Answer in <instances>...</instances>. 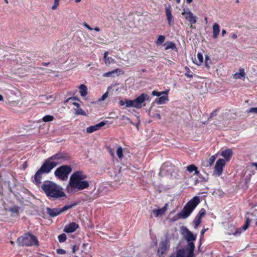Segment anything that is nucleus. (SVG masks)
<instances>
[{
	"label": "nucleus",
	"mask_w": 257,
	"mask_h": 257,
	"mask_svg": "<svg viewBox=\"0 0 257 257\" xmlns=\"http://www.w3.org/2000/svg\"><path fill=\"white\" fill-rule=\"evenodd\" d=\"M188 245L189 249L186 250L187 254L193 255L195 248L194 244L192 242H189Z\"/></svg>",
	"instance_id": "obj_29"
},
{
	"label": "nucleus",
	"mask_w": 257,
	"mask_h": 257,
	"mask_svg": "<svg viewBox=\"0 0 257 257\" xmlns=\"http://www.w3.org/2000/svg\"><path fill=\"white\" fill-rule=\"evenodd\" d=\"M94 30L97 32H99L100 31V29L98 27H95Z\"/></svg>",
	"instance_id": "obj_56"
},
{
	"label": "nucleus",
	"mask_w": 257,
	"mask_h": 257,
	"mask_svg": "<svg viewBox=\"0 0 257 257\" xmlns=\"http://www.w3.org/2000/svg\"><path fill=\"white\" fill-rule=\"evenodd\" d=\"M232 154V152L231 150L226 149L222 152L221 156L226 159V161H228L230 159Z\"/></svg>",
	"instance_id": "obj_22"
},
{
	"label": "nucleus",
	"mask_w": 257,
	"mask_h": 257,
	"mask_svg": "<svg viewBox=\"0 0 257 257\" xmlns=\"http://www.w3.org/2000/svg\"><path fill=\"white\" fill-rule=\"evenodd\" d=\"M72 169L70 166L63 165L58 167L55 171V175L62 180H66Z\"/></svg>",
	"instance_id": "obj_6"
},
{
	"label": "nucleus",
	"mask_w": 257,
	"mask_h": 257,
	"mask_svg": "<svg viewBox=\"0 0 257 257\" xmlns=\"http://www.w3.org/2000/svg\"><path fill=\"white\" fill-rule=\"evenodd\" d=\"M237 35L236 34H233L232 35V38H233V39H236L237 38Z\"/></svg>",
	"instance_id": "obj_54"
},
{
	"label": "nucleus",
	"mask_w": 257,
	"mask_h": 257,
	"mask_svg": "<svg viewBox=\"0 0 257 257\" xmlns=\"http://www.w3.org/2000/svg\"><path fill=\"white\" fill-rule=\"evenodd\" d=\"M77 204L74 203L73 204L65 205L61 208H47V213L51 217L56 216L62 212L66 211V210L72 208L73 207L75 206Z\"/></svg>",
	"instance_id": "obj_7"
},
{
	"label": "nucleus",
	"mask_w": 257,
	"mask_h": 257,
	"mask_svg": "<svg viewBox=\"0 0 257 257\" xmlns=\"http://www.w3.org/2000/svg\"><path fill=\"white\" fill-rule=\"evenodd\" d=\"M216 157L217 155L211 156L208 159V160L207 161V162L204 163L203 165L205 167H211L214 163Z\"/></svg>",
	"instance_id": "obj_24"
},
{
	"label": "nucleus",
	"mask_w": 257,
	"mask_h": 257,
	"mask_svg": "<svg viewBox=\"0 0 257 257\" xmlns=\"http://www.w3.org/2000/svg\"><path fill=\"white\" fill-rule=\"evenodd\" d=\"M193 0H186V2L188 4H190L191 3H192Z\"/></svg>",
	"instance_id": "obj_57"
},
{
	"label": "nucleus",
	"mask_w": 257,
	"mask_h": 257,
	"mask_svg": "<svg viewBox=\"0 0 257 257\" xmlns=\"http://www.w3.org/2000/svg\"><path fill=\"white\" fill-rule=\"evenodd\" d=\"M126 119H127V120H128V121H130V122H131L132 124H134V123L132 121H131V120H130L128 118H127Z\"/></svg>",
	"instance_id": "obj_64"
},
{
	"label": "nucleus",
	"mask_w": 257,
	"mask_h": 257,
	"mask_svg": "<svg viewBox=\"0 0 257 257\" xmlns=\"http://www.w3.org/2000/svg\"><path fill=\"white\" fill-rule=\"evenodd\" d=\"M168 90L164 91V93H163L162 95L156 99V102L158 104H162L165 103L166 101H168Z\"/></svg>",
	"instance_id": "obj_14"
},
{
	"label": "nucleus",
	"mask_w": 257,
	"mask_h": 257,
	"mask_svg": "<svg viewBox=\"0 0 257 257\" xmlns=\"http://www.w3.org/2000/svg\"><path fill=\"white\" fill-rule=\"evenodd\" d=\"M106 122L101 121L94 125H91L87 127L86 132L87 133H92L94 132L99 130L101 127L105 125Z\"/></svg>",
	"instance_id": "obj_13"
},
{
	"label": "nucleus",
	"mask_w": 257,
	"mask_h": 257,
	"mask_svg": "<svg viewBox=\"0 0 257 257\" xmlns=\"http://www.w3.org/2000/svg\"><path fill=\"white\" fill-rule=\"evenodd\" d=\"M185 238L188 242H192V241L196 239V237L189 230H187L186 232Z\"/></svg>",
	"instance_id": "obj_27"
},
{
	"label": "nucleus",
	"mask_w": 257,
	"mask_h": 257,
	"mask_svg": "<svg viewBox=\"0 0 257 257\" xmlns=\"http://www.w3.org/2000/svg\"><path fill=\"white\" fill-rule=\"evenodd\" d=\"M75 247V246H74L73 247V250H72V252L73 253H75V252L76 251Z\"/></svg>",
	"instance_id": "obj_58"
},
{
	"label": "nucleus",
	"mask_w": 257,
	"mask_h": 257,
	"mask_svg": "<svg viewBox=\"0 0 257 257\" xmlns=\"http://www.w3.org/2000/svg\"><path fill=\"white\" fill-rule=\"evenodd\" d=\"M58 239L59 242H63L66 239V236L65 234H62L58 236Z\"/></svg>",
	"instance_id": "obj_40"
},
{
	"label": "nucleus",
	"mask_w": 257,
	"mask_h": 257,
	"mask_svg": "<svg viewBox=\"0 0 257 257\" xmlns=\"http://www.w3.org/2000/svg\"><path fill=\"white\" fill-rule=\"evenodd\" d=\"M252 165L256 167L257 168V163H254L252 164Z\"/></svg>",
	"instance_id": "obj_62"
},
{
	"label": "nucleus",
	"mask_w": 257,
	"mask_h": 257,
	"mask_svg": "<svg viewBox=\"0 0 257 257\" xmlns=\"http://www.w3.org/2000/svg\"><path fill=\"white\" fill-rule=\"evenodd\" d=\"M57 252L60 254H64L66 253V251L63 249H58L57 250Z\"/></svg>",
	"instance_id": "obj_48"
},
{
	"label": "nucleus",
	"mask_w": 257,
	"mask_h": 257,
	"mask_svg": "<svg viewBox=\"0 0 257 257\" xmlns=\"http://www.w3.org/2000/svg\"><path fill=\"white\" fill-rule=\"evenodd\" d=\"M201 218H200V217H198L196 216L195 220H194V224H195V228H197L198 226V225L201 223Z\"/></svg>",
	"instance_id": "obj_39"
},
{
	"label": "nucleus",
	"mask_w": 257,
	"mask_h": 257,
	"mask_svg": "<svg viewBox=\"0 0 257 257\" xmlns=\"http://www.w3.org/2000/svg\"><path fill=\"white\" fill-rule=\"evenodd\" d=\"M186 170L189 172H195V174L196 175H199V172L197 170V168L193 164L190 165L186 167Z\"/></svg>",
	"instance_id": "obj_26"
},
{
	"label": "nucleus",
	"mask_w": 257,
	"mask_h": 257,
	"mask_svg": "<svg viewBox=\"0 0 257 257\" xmlns=\"http://www.w3.org/2000/svg\"><path fill=\"white\" fill-rule=\"evenodd\" d=\"M66 160V157L64 153H58L49 158L44 163L51 171L57 165Z\"/></svg>",
	"instance_id": "obj_4"
},
{
	"label": "nucleus",
	"mask_w": 257,
	"mask_h": 257,
	"mask_svg": "<svg viewBox=\"0 0 257 257\" xmlns=\"http://www.w3.org/2000/svg\"><path fill=\"white\" fill-rule=\"evenodd\" d=\"M166 50L169 49H174L176 48L175 44L172 42H168L164 44Z\"/></svg>",
	"instance_id": "obj_32"
},
{
	"label": "nucleus",
	"mask_w": 257,
	"mask_h": 257,
	"mask_svg": "<svg viewBox=\"0 0 257 257\" xmlns=\"http://www.w3.org/2000/svg\"><path fill=\"white\" fill-rule=\"evenodd\" d=\"M125 103L124 102H123V100H120V101H119V104H120V105H121V106H122V105H124V104H125Z\"/></svg>",
	"instance_id": "obj_52"
},
{
	"label": "nucleus",
	"mask_w": 257,
	"mask_h": 257,
	"mask_svg": "<svg viewBox=\"0 0 257 257\" xmlns=\"http://www.w3.org/2000/svg\"><path fill=\"white\" fill-rule=\"evenodd\" d=\"M182 15L185 17V19L191 24H194L196 23L197 17L196 16H194L190 10H184L182 13Z\"/></svg>",
	"instance_id": "obj_10"
},
{
	"label": "nucleus",
	"mask_w": 257,
	"mask_h": 257,
	"mask_svg": "<svg viewBox=\"0 0 257 257\" xmlns=\"http://www.w3.org/2000/svg\"><path fill=\"white\" fill-rule=\"evenodd\" d=\"M120 72V70L118 68L114 70L106 72L103 74V76L104 77H109L113 76L114 75H117V73Z\"/></svg>",
	"instance_id": "obj_25"
},
{
	"label": "nucleus",
	"mask_w": 257,
	"mask_h": 257,
	"mask_svg": "<svg viewBox=\"0 0 257 257\" xmlns=\"http://www.w3.org/2000/svg\"><path fill=\"white\" fill-rule=\"evenodd\" d=\"M41 189L49 197L58 198L65 196L62 187L51 181H45Z\"/></svg>",
	"instance_id": "obj_2"
},
{
	"label": "nucleus",
	"mask_w": 257,
	"mask_h": 257,
	"mask_svg": "<svg viewBox=\"0 0 257 257\" xmlns=\"http://www.w3.org/2000/svg\"><path fill=\"white\" fill-rule=\"evenodd\" d=\"M197 56L198 61H196V64L197 65H200L203 61V55L201 53H199L197 54Z\"/></svg>",
	"instance_id": "obj_37"
},
{
	"label": "nucleus",
	"mask_w": 257,
	"mask_h": 257,
	"mask_svg": "<svg viewBox=\"0 0 257 257\" xmlns=\"http://www.w3.org/2000/svg\"><path fill=\"white\" fill-rule=\"evenodd\" d=\"M149 99V96L148 94L145 93L142 94L134 100L135 107L137 108H140L143 105L145 106V101L146 100H148Z\"/></svg>",
	"instance_id": "obj_9"
},
{
	"label": "nucleus",
	"mask_w": 257,
	"mask_h": 257,
	"mask_svg": "<svg viewBox=\"0 0 257 257\" xmlns=\"http://www.w3.org/2000/svg\"><path fill=\"white\" fill-rule=\"evenodd\" d=\"M59 1L60 0H54V5L52 7L53 10H55L57 8L59 4Z\"/></svg>",
	"instance_id": "obj_47"
},
{
	"label": "nucleus",
	"mask_w": 257,
	"mask_h": 257,
	"mask_svg": "<svg viewBox=\"0 0 257 257\" xmlns=\"http://www.w3.org/2000/svg\"><path fill=\"white\" fill-rule=\"evenodd\" d=\"M225 164V161L223 159H218L215 165L214 174L220 176L223 170V168Z\"/></svg>",
	"instance_id": "obj_11"
},
{
	"label": "nucleus",
	"mask_w": 257,
	"mask_h": 257,
	"mask_svg": "<svg viewBox=\"0 0 257 257\" xmlns=\"http://www.w3.org/2000/svg\"><path fill=\"white\" fill-rule=\"evenodd\" d=\"M125 103L126 107H135L134 100H126Z\"/></svg>",
	"instance_id": "obj_35"
},
{
	"label": "nucleus",
	"mask_w": 257,
	"mask_h": 257,
	"mask_svg": "<svg viewBox=\"0 0 257 257\" xmlns=\"http://www.w3.org/2000/svg\"><path fill=\"white\" fill-rule=\"evenodd\" d=\"M165 37L164 36L160 35L158 38L156 43L157 44H162L165 41Z\"/></svg>",
	"instance_id": "obj_38"
},
{
	"label": "nucleus",
	"mask_w": 257,
	"mask_h": 257,
	"mask_svg": "<svg viewBox=\"0 0 257 257\" xmlns=\"http://www.w3.org/2000/svg\"><path fill=\"white\" fill-rule=\"evenodd\" d=\"M168 206V203H166L165 206L161 208L158 209H154L153 210V213L154 215V216L156 217H158L159 216H162L163 215L165 212L167 211V208Z\"/></svg>",
	"instance_id": "obj_16"
},
{
	"label": "nucleus",
	"mask_w": 257,
	"mask_h": 257,
	"mask_svg": "<svg viewBox=\"0 0 257 257\" xmlns=\"http://www.w3.org/2000/svg\"><path fill=\"white\" fill-rule=\"evenodd\" d=\"M86 175L82 171H76L70 177L69 183L66 187L67 192L70 194H74L78 190L87 188L89 184L85 180Z\"/></svg>",
	"instance_id": "obj_1"
},
{
	"label": "nucleus",
	"mask_w": 257,
	"mask_h": 257,
	"mask_svg": "<svg viewBox=\"0 0 257 257\" xmlns=\"http://www.w3.org/2000/svg\"><path fill=\"white\" fill-rule=\"evenodd\" d=\"M40 97L41 98L40 100L42 101V103H43L49 104L54 100V99H52L53 97L52 95H41Z\"/></svg>",
	"instance_id": "obj_20"
},
{
	"label": "nucleus",
	"mask_w": 257,
	"mask_h": 257,
	"mask_svg": "<svg viewBox=\"0 0 257 257\" xmlns=\"http://www.w3.org/2000/svg\"><path fill=\"white\" fill-rule=\"evenodd\" d=\"M226 33V31L225 30H222L221 32V34L222 36H223Z\"/></svg>",
	"instance_id": "obj_53"
},
{
	"label": "nucleus",
	"mask_w": 257,
	"mask_h": 257,
	"mask_svg": "<svg viewBox=\"0 0 257 257\" xmlns=\"http://www.w3.org/2000/svg\"><path fill=\"white\" fill-rule=\"evenodd\" d=\"M108 52H105L103 56L105 64L107 66L109 65L111 63H115L114 59L111 57H108Z\"/></svg>",
	"instance_id": "obj_21"
},
{
	"label": "nucleus",
	"mask_w": 257,
	"mask_h": 257,
	"mask_svg": "<svg viewBox=\"0 0 257 257\" xmlns=\"http://www.w3.org/2000/svg\"><path fill=\"white\" fill-rule=\"evenodd\" d=\"M167 61L168 62V64L169 65H171V64L173 63V62L171 61H170V60H167Z\"/></svg>",
	"instance_id": "obj_59"
},
{
	"label": "nucleus",
	"mask_w": 257,
	"mask_h": 257,
	"mask_svg": "<svg viewBox=\"0 0 257 257\" xmlns=\"http://www.w3.org/2000/svg\"><path fill=\"white\" fill-rule=\"evenodd\" d=\"M10 210L14 213H17L18 212V208H10Z\"/></svg>",
	"instance_id": "obj_49"
},
{
	"label": "nucleus",
	"mask_w": 257,
	"mask_h": 257,
	"mask_svg": "<svg viewBox=\"0 0 257 257\" xmlns=\"http://www.w3.org/2000/svg\"><path fill=\"white\" fill-rule=\"evenodd\" d=\"M79 225L75 222H72L66 225L64 231L67 233H71L75 231L78 227Z\"/></svg>",
	"instance_id": "obj_15"
},
{
	"label": "nucleus",
	"mask_w": 257,
	"mask_h": 257,
	"mask_svg": "<svg viewBox=\"0 0 257 257\" xmlns=\"http://www.w3.org/2000/svg\"><path fill=\"white\" fill-rule=\"evenodd\" d=\"M17 243L20 246H32L38 245L39 242L37 237L30 233H26L19 237L17 240Z\"/></svg>",
	"instance_id": "obj_5"
},
{
	"label": "nucleus",
	"mask_w": 257,
	"mask_h": 257,
	"mask_svg": "<svg viewBox=\"0 0 257 257\" xmlns=\"http://www.w3.org/2000/svg\"><path fill=\"white\" fill-rule=\"evenodd\" d=\"M108 92L107 91L101 96V97L99 99V100L103 101L105 100L108 97Z\"/></svg>",
	"instance_id": "obj_46"
},
{
	"label": "nucleus",
	"mask_w": 257,
	"mask_h": 257,
	"mask_svg": "<svg viewBox=\"0 0 257 257\" xmlns=\"http://www.w3.org/2000/svg\"><path fill=\"white\" fill-rule=\"evenodd\" d=\"M198 197H194L190 200L184 207L182 211L178 214L179 218H185L187 217L199 203Z\"/></svg>",
	"instance_id": "obj_3"
},
{
	"label": "nucleus",
	"mask_w": 257,
	"mask_h": 257,
	"mask_svg": "<svg viewBox=\"0 0 257 257\" xmlns=\"http://www.w3.org/2000/svg\"><path fill=\"white\" fill-rule=\"evenodd\" d=\"M193 255L187 254V257H193Z\"/></svg>",
	"instance_id": "obj_63"
},
{
	"label": "nucleus",
	"mask_w": 257,
	"mask_h": 257,
	"mask_svg": "<svg viewBox=\"0 0 257 257\" xmlns=\"http://www.w3.org/2000/svg\"><path fill=\"white\" fill-rule=\"evenodd\" d=\"M75 114H77V115H85L86 114L85 111L81 108L76 110Z\"/></svg>",
	"instance_id": "obj_42"
},
{
	"label": "nucleus",
	"mask_w": 257,
	"mask_h": 257,
	"mask_svg": "<svg viewBox=\"0 0 257 257\" xmlns=\"http://www.w3.org/2000/svg\"><path fill=\"white\" fill-rule=\"evenodd\" d=\"M187 253L186 249H179L176 254V257H187Z\"/></svg>",
	"instance_id": "obj_30"
},
{
	"label": "nucleus",
	"mask_w": 257,
	"mask_h": 257,
	"mask_svg": "<svg viewBox=\"0 0 257 257\" xmlns=\"http://www.w3.org/2000/svg\"><path fill=\"white\" fill-rule=\"evenodd\" d=\"M73 105H75L77 107L79 108L80 107V105L77 102H73Z\"/></svg>",
	"instance_id": "obj_51"
},
{
	"label": "nucleus",
	"mask_w": 257,
	"mask_h": 257,
	"mask_svg": "<svg viewBox=\"0 0 257 257\" xmlns=\"http://www.w3.org/2000/svg\"><path fill=\"white\" fill-rule=\"evenodd\" d=\"M163 93H164V91L159 92V91H157L156 90H154L152 92V94L154 96H157L160 97L161 95H162Z\"/></svg>",
	"instance_id": "obj_43"
},
{
	"label": "nucleus",
	"mask_w": 257,
	"mask_h": 257,
	"mask_svg": "<svg viewBox=\"0 0 257 257\" xmlns=\"http://www.w3.org/2000/svg\"><path fill=\"white\" fill-rule=\"evenodd\" d=\"M50 171H51L50 169L47 167V166L43 164L41 167L35 174L34 176V179L33 180V182L37 185L39 186L41 184V180L42 179V174L43 173H48Z\"/></svg>",
	"instance_id": "obj_8"
},
{
	"label": "nucleus",
	"mask_w": 257,
	"mask_h": 257,
	"mask_svg": "<svg viewBox=\"0 0 257 257\" xmlns=\"http://www.w3.org/2000/svg\"><path fill=\"white\" fill-rule=\"evenodd\" d=\"M245 77V73L243 68H240L238 70V72L235 73L233 75V78L235 79H238L243 78Z\"/></svg>",
	"instance_id": "obj_18"
},
{
	"label": "nucleus",
	"mask_w": 257,
	"mask_h": 257,
	"mask_svg": "<svg viewBox=\"0 0 257 257\" xmlns=\"http://www.w3.org/2000/svg\"><path fill=\"white\" fill-rule=\"evenodd\" d=\"M213 37L214 39L217 38L219 32H220V27L219 26L215 23L213 25Z\"/></svg>",
	"instance_id": "obj_23"
},
{
	"label": "nucleus",
	"mask_w": 257,
	"mask_h": 257,
	"mask_svg": "<svg viewBox=\"0 0 257 257\" xmlns=\"http://www.w3.org/2000/svg\"><path fill=\"white\" fill-rule=\"evenodd\" d=\"M206 231V229H202L201 231V235H203L205 232Z\"/></svg>",
	"instance_id": "obj_55"
},
{
	"label": "nucleus",
	"mask_w": 257,
	"mask_h": 257,
	"mask_svg": "<svg viewBox=\"0 0 257 257\" xmlns=\"http://www.w3.org/2000/svg\"><path fill=\"white\" fill-rule=\"evenodd\" d=\"M84 26H85V28H86L87 29H88V30H92L93 29L91 28L88 24H87L86 23H84Z\"/></svg>",
	"instance_id": "obj_50"
},
{
	"label": "nucleus",
	"mask_w": 257,
	"mask_h": 257,
	"mask_svg": "<svg viewBox=\"0 0 257 257\" xmlns=\"http://www.w3.org/2000/svg\"><path fill=\"white\" fill-rule=\"evenodd\" d=\"M157 116L158 119H161V115L160 114H157Z\"/></svg>",
	"instance_id": "obj_60"
},
{
	"label": "nucleus",
	"mask_w": 257,
	"mask_h": 257,
	"mask_svg": "<svg viewBox=\"0 0 257 257\" xmlns=\"http://www.w3.org/2000/svg\"><path fill=\"white\" fill-rule=\"evenodd\" d=\"M170 246L169 241L167 240L162 241L158 249V254L159 256H163L168 249Z\"/></svg>",
	"instance_id": "obj_12"
},
{
	"label": "nucleus",
	"mask_w": 257,
	"mask_h": 257,
	"mask_svg": "<svg viewBox=\"0 0 257 257\" xmlns=\"http://www.w3.org/2000/svg\"><path fill=\"white\" fill-rule=\"evenodd\" d=\"M120 173H121V170H120V168H119L118 169L117 173L115 174L113 176V179L115 181L120 182L121 181L122 175Z\"/></svg>",
	"instance_id": "obj_31"
},
{
	"label": "nucleus",
	"mask_w": 257,
	"mask_h": 257,
	"mask_svg": "<svg viewBox=\"0 0 257 257\" xmlns=\"http://www.w3.org/2000/svg\"><path fill=\"white\" fill-rule=\"evenodd\" d=\"M3 100V97L2 95L0 94V101H2Z\"/></svg>",
	"instance_id": "obj_61"
},
{
	"label": "nucleus",
	"mask_w": 257,
	"mask_h": 257,
	"mask_svg": "<svg viewBox=\"0 0 257 257\" xmlns=\"http://www.w3.org/2000/svg\"><path fill=\"white\" fill-rule=\"evenodd\" d=\"M165 13L167 17V19L168 22V24L171 26L173 24V16L171 13V11L169 8H166Z\"/></svg>",
	"instance_id": "obj_19"
},
{
	"label": "nucleus",
	"mask_w": 257,
	"mask_h": 257,
	"mask_svg": "<svg viewBox=\"0 0 257 257\" xmlns=\"http://www.w3.org/2000/svg\"><path fill=\"white\" fill-rule=\"evenodd\" d=\"M185 69L188 70V72L185 74V76L188 78H192L193 77V73L189 70L187 67H186Z\"/></svg>",
	"instance_id": "obj_41"
},
{
	"label": "nucleus",
	"mask_w": 257,
	"mask_h": 257,
	"mask_svg": "<svg viewBox=\"0 0 257 257\" xmlns=\"http://www.w3.org/2000/svg\"><path fill=\"white\" fill-rule=\"evenodd\" d=\"M247 111V112L257 113V107H251Z\"/></svg>",
	"instance_id": "obj_45"
},
{
	"label": "nucleus",
	"mask_w": 257,
	"mask_h": 257,
	"mask_svg": "<svg viewBox=\"0 0 257 257\" xmlns=\"http://www.w3.org/2000/svg\"><path fill=\"white\" fill-rule=\"evenodd\" d=\"M116 154L117 155V157L119 159H121L123 157V150L122 148L121 147H119L118 148L117 151H116Z\"/></svg>",
	"instance_id": "obj_36"
},
{
	"label": "nucleus",
	"mask_w": 257,
	"mask_h": 257,
	"mask_svg": "<svg viewBox=\"0 0 257 257\" xmlns=\"http://www.w3.org/2000/svg\"><path fill=\"white\" fill-rule=\"evenodd\" d=\"M205 213H206V211L203 208H202L200 211H199V214L197 215V216L198 217H200V218H201L202 217H203L205 214Z\"/></svg>",
	"instance_id": "obj_44"
},
{
	"label": "nucleus",
	"mask_w": 257,
	"mask_h": 257,
	"mask_svg": "<svg viewBox=\"0 0 257 257\" xmlns=\"http://www.w3.org/2000/svg\"><path fill=\"white\" fill-rule=\"evenodd\" d=\"M250 222V220L248 218H247L246 219V221H245V224L242 226V227L241 228H240L239 229H237L233 233V234L234 235H237V234H240L241 232V231L243 230V231H245L246 230L248 226H249V223Z\"/></svg>",
	"instance_id": "obj_17"
},
{
	"label": "nucleus",
	"mask_w": 257,
	"mask_h": 257,
	"mask_svg": "<svg viewBox=\"0 0 257 257\" xmlns=\"http://www.w3.org/2000/svg\"><path fill=\"white\" fill-rule=\"evenodd\" d=\"M54 119V117L52 115H47L45 116H44L42 118V120L44 122H49L53 120Z\"/></svg>",
	"instance_id": "obj_34"
},
{
	"label": "nucleus",
	"mask_w": 257,
	"mask_h": 257,
	"mask_svg": "<svg viewBox=\"0 0 257 257\" xmlns=\"http://www.w3.org/2000/svg\"><path fill=\"white\" fill-rule=\"evenodd\" d=\"M79 90L81 96L84 97L87 94V88L84 84L80 85Z\"/></svg>",
	"instance_id": "obj_28"
},
{
	"label": "nucleus",
	"mask_w": 257,
	"mask_h": 257,
	"mask_svg": "<svg viewBox=\"0 0 257 257\" xmlns=\"http://www.w3.org/2000/svg\"><path fill=\"white\" fill-rule=\"evenodd\" d=\"M212 64V61L208 55H205V65L209 69Z\"/></svg>",
	"instance_id": "obj_33"
}]
</instances>
